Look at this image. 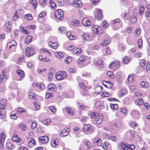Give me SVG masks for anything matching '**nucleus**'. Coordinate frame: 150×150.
<instances>
[{
    "label": "nucleus",
    "instance_id": "f257e3e1",
    "mask_svg": "<svg viewBox=\"0 0 150 150\" xmlns=\"http://www.w3.org/2000/svg\"><path fill=\"white\" fill-rule=\"evenodd\" d=\"M67 74L64 71L58 72L56 74V78L58 80H62L67 77Z\"/></svg>",
    "mask_w": 150,
    "mask_h": 150
},
{
    "label": "nucleus",
    "instance_id": "f03ea898",
    "mask_svg": "<svg viewBox=\"0 0 150 150\" xmlns=\"http://www.w3.org/2000/svg\"><path fill=\"white\" fill-rule=\"evenodd\" d=\"M55 18L59 20H61L64 19V13L60 9L55 11L54 13Z\"/></svg>",
    "mask_w": 150,
    "mask_h": 150
},
{
    "label": "nucleus",
    "instance_id": "7ed1b4c3",
    "mask_svg": "<svg viewBox=\"0 0 150 150\" xmlns=\"http://www.w3.org/2000/svg\"><path fill=\"white\" fill-rule=\"evenodd\" d=\"M34 48L32 47H28L25 48V54L28 57L33 55L34 52Z\"/></svg>",
    "mask_w": 150,
    "mask_h": 150
},
{
    "label": "nucleus",
    "instance_id": "20e7f679",
    "mask_svg": "<svg viewBox=\"0 0 150 150\" xmlns=\"http://www.w3.org/2000/svg\"><path fill=\"white\" fill-rule=\"evenodd\" d=\"M130 114L132 117L135 119H138L139 118L140 114L137 110L133 109L130 112Z\"/></svg>",
    "mask_w": 150,
    "mask_h": 150
},
{
    "label": "nucleus",
    "instance_id": "39448f33",
    "mask_svg": "<svg viewBox=\"0 0 150 150\" xmlns=\"http://www.w3.org/2000/svg\"><path fill=\"white\" fill-rule=\"evenodd\" d=\"M83 130L84 132L90 131L93 132L94 131V128L90 125H84L83 127Z\"/></svg>",
    "mask_w": 150,
    "mask_h": 150
},
{
    "label": "nucleus",
    "instance_id": "423d86ee",
    "mask_svg": "<svg viewBox=\"0 0 150 150\" xmlns=\"http://www.w3.org/2000/svg\"><path fill=\"white\" fill-rule=\"evenodd\" d=\"M119 66V64L118 62L115 61L110 64L109 65V67L110 68H112L114 69H115L118 68Z\"/></svg>",
    "mask_w": 150,
    "mask_h": 150
},
{
    "label": "nucleus",
    "instance_id": "0eeeda50",
    "mask_svg": "<svg viewBox=\"0 0 150 150\" xmlns=\"http://www.w3.org/2000/svg\"><path fill=\"white\" fill-rule=\"evenodd\" d=\"M92 29L96 34H100L102 31L101 28L97 25H95L93 27Z\"/></svg>",
    "mask_w": 150,
    "mask_h": 150
},
{
    "label": "nucleus",
    "instance_id": "6e6552de",
    "mask_svg": "<svg viewBox=\"0 0 150 150\" xmlns=\"http://www.w3.org/2000/svg\"><path fill=\"white\" fill-rule=\"evenodd\" d=\"M69 129L67 127L63 129L60 133L61 136L62 137H65L69 134Z\"/></svg>",
    "mask_w": 150,
    "mask_h": 150
},
{
    "label": "nucleus",
    "instance_id": "1a4fd4ad",
    "mask_svg": "<svg viewBox=\"0 0 150 150\" xmlns=\"http://www.w3.org/2000/svg\"><path fill=\"white\" fill-rule=\"evenodd\" d=\"M87 58V57L85 56H81L78 59L77 63L79 64H81L84 62Z\"/></svg>",
    "mask_w": 150,
    "mask_h": 150
},
{
    "label": "nucleus",
    "instance_id": "9d476101",
    "mask_svg": "<svg viewBox=\"0 0 150 150\" xmlns=\"http://www.w3.org/2000/svg\"><path fill=\"white\" fill-rule=\"evenodd\" d=\"M11 24L9 22H7L5 24V29L7 32H10L11 29Z\"/></svg>",
    "mask_w": 150,
    "mask_h": 150
},
{
    "label": "nucleus",
    "instance_id": "9b49d317",
    "mask_svg": "<svg viewBox=\"0 0 150 150\" xmlns=\"http://www.w3.org/2000/svg\"><path fill=\"white\" fill-rule=\"evenodd\" d=\"M40 141H41L42 143H46L48 140V137L47 136H41L39 139Z\"/></svg>",
    "mask_w": 150,
    "mask_h": 150
},
{
    "label": "nucleus",
    "instance_id": "f8f14e48",
    "mask_svg": "<svg viewBox=\"0 0 150 150\" xmlns=\"http://www.w3.org/2000/svg\"><path fill=\"white\" fill-rule=\"evenodd\" d=\"M6 101L5 99H3L0 100V108L4 109L6 105Z\"/></svg>",
    "mask_w": 150,
    "mask_h": 150
},
{
    "label": "nucleus",
    "instance_id": "ddd939ff",
    "mask_svg": "<svg viewBox=\"0 0 150 150\" xmlns=\"http://www.w3.org/2000/svg\"><path fill=\"white\" fill-rule=\"evenodd\" d=\"M81 37L83 40L89 41V34L87 33H83L81 35Z\"/></svg>",
    "mask_w": 150,
    "mask_h": 150
},
{
    "label": "nucleus",
    "instance_id": "4468645a",
    "mask_svg": "<svg viewBox=\"0 0 150 150\" xmlns=\"http://www.w3.org/2000/svg\"><path fill=\"white\" fill-rule=\"evenodd\" d=\"M48 90L51 91H55L57 89L56 86L54 84H50L48 86Z\"/></svg>",
    "mask_w": 150,
    "mask_h": 150
},
{
    "label": "nucleus",
    "instance_id": "2eb2a0df",
    "mask_svg": "<svg viewBox=\"0 0 150 150\" xmlns=\"http://www.w3.org/2000/svg\"><path fill=\"white\" fill-rule=\"evenodd\" d=\"M82 23L83 25L85 26H88L91 25L90 21L86 18H84L83 19Z\"/></svg>",
    "mask_w": 150,
    "mask_h": 150
},
{
    "label": "nucleus",
    "instance_id": "dca6fc26",
    "mask_svg": "<svg viewBox=\"0 0 150 150\" xmlns=\"http://www.w3.org/2000/svg\"><path fill=\"white\" fill-rule=\"evenodd\" d=\"M16 72L17 73L21 76L19 80L20 81H21L23 79L24 75L23 71L21 70H17Z\"/></svg>",
    "mask_w": 150,
    "mask_h": 150
},
{
    "label": "nucleus",
    "instance_id": "f3484780",
    "mask_svg": "<svg viewBox=\"0 0 150 150\" xmlns=\"http://www.w3.org/2000/svg\"><path fill=\"white\" fill-rule=\"evenodd\" d=\"M130 60L129 58L127 56H125L122 58V62L123 64H125L128 63L130 61Z\"/></svg>",
    "mask_w": 150,
    "mask_h": 150
},
{
    "label": "nucleus",
    "instance_id": "a211bd4d",
    "mask_svg": "<svg viewBox=\"0 0 150 150\" xmlns=\"http://www.w3.org/2000/svg\"><path fill=\"white\" fill-rule=\"evenodd\" d=\"M103 115L99 116V115L95 118V121L98 124L101 123L103 121Z\"/></svg>",
    "mask_w": 150,
    "mask_h": 150
},
{
    "label": "nucleus",
    "instance_id": "6ab92c4d",
    "mask_svg": "<svg viewBox=\"0 0 150 150\" xmlns=\"http://www.w3.org/2000/svg\"><path fill=\"white\" fill-rule=\"evenodd\" d=\"M12 139L13 141L17 142H20L21 141V139L16 134H14L13 136Z\"/></svg>",
    "mask_w": 150,
    "mask_h": 150
},
{
    "label": "nucleus",
    "instance_id": "aec40b11",
    "mask_svg": "<svg viewBox=\"0 0 150 150\" xmlns=\"http://www.w3.org/2000/svg\"><path fill=\"white\" fill-rule=\"evenodd\" d=\"M49 45L51 47L54 49H56L58 47V43L57 42L52 43V42L50 41L49 43Z\"/></svg>",
    "mask_w": 150,
    "mask_h": 150
},
{
    "label": "nucleus",
    "instance_id": "412c9836",
    "mask_svg": "<svg viewBox=\"0 0 150 150\" xmlns=\"http://www.w3.org/2000/svg\"><path fill=\"white\" fill-rule=\"evenodd\" d=\"M94 142L95 145L98 146H100L101 144V140L98 138H96L94 140Z\"/></svg>",
    "mask_w": 150,
    "mask_h": 150
},
{
    "label": "nucleus",
    "instance_id": "4be33fe9",
    "mask_svg": "<svg viewBox=\"0 0 150 150\" xmlns=\"http://www.w3.org/2000/svg\"><path fill=\"white\" fill-rule=\"evenodd\" d=\"M74 4L75 7H79L81 6L82 4L79 0H74Z\"/></svg>",
    "mask_w": 150,
    "mask_h": 150
},
{
    "label": "nucleus",
    "instance_id": "5701e85b",
    "mask_svg": "<svg viewBox=\"0 0 150 150\" xmlns=\"http://www.w3.org/2000/svg\"><path fill=\"white\" fill-rule=\"evenodd\" d=\"M8 45H10L12 46L13 48L14 49L13 51L16 48V45H17L16 42L14 40H12L8 43Z\"/></svg>",
    "mask_w": 150,
    "mask_h": 150
},
{
    "label": "nucleus",
    "instance_id": "b1692460",
    "mask_svg": "<svg viewBox=\"0 0 150 150\" xmlns=\"http://www.w3.org/2000/svg\"><path fill=\"white\" fill-rule=\"evenodd\" d=\"M54 55L58 58H61L63 57L64 56L63 54L61 52H56L54 53Z\"/></svg>",
    "mask_w": 150,
    "mask_h": 150
},
{
    "label": "nucleus",
    "instance_id": "393cba45",
    "mask_svg": "<svg viewBox=\"0 0 150 150\" xmlns=\"http://www.w3.org/2000/svg\"><path fill=\"white\" fill-rule=\"evenodd\" d=\"M33 37L32 36H27L25 40V42L27 44L30 43L32 41Z\"/></svg>",
    "mask_w": 150,
    "mask_h": 150
},
{
    "label": "nucleus",
    "instance_id": "a878e982",
    "mask_svg": "<svg viewBox=\"0 0 150 150\" xmlns=\"http://www.w3.org/2000/svg\"><path fill=\"white\" fill-rule=\"evenodd\" d=\"M140 85L143 88H146L149 87V84L146 82L142 81L140 83Z\"/></svg>",
    "mask_w": 150,
    "mask_h": 150
},
{
    "label": "nucleus",
    "instance_id": "bb28decb",
    "mask_svg": "<svg viewBox=\"0 0 150 150\" xmlns=\"http://www.w3.org/2000/svg\"><path fill=\"white\" fill-rule=\"evenodd\" d=\"M65 110L67 113L70 115H73L74 114V112L71 110L70 108H66Z\"/></svg>",
    "mask_w": 150,
    "mask_h": 150
},
{
    "label": "nucleus",
    "instance_id": "cd10ccee",
    "mask_svg": "<svg viewBox=\"0 0 150 150\" xmlns=\"http://www.w3.org/2000/svg\"><path fill=\"white\" fill-rule=\"evenodd\" d=\"M5 136L3 133H2L0 135V143L2 144L3 143L5 140Z\"/></svg>",
    "mask_w": 150,
    "mask_h": 150
},
{
    "label": "nucleus",
    "instance_id": "c85d7f7f",
    "mask_svg": "<svg viewBox=\"0 0 150 150\" xmlns=\"http://www.w3.org/2000/svg\"><path fill=\"white\" fill-rule=\"evenodd\" d=\"M35 145V141L34 139L31 140L28 142V145L30 147H32Z\"/></svg>",
    "mask_w": 150,
    "mask_h": 150
},
{
    "label": "nucleus",
    "instance_id": "c756f323",
    "mask_svg": "<svg viewBox=\"0 0 150 150\" xmlns=\"http://www.w3.org/2000/svg\"><path fill=\"white\" fill-rule=\"evenodd\" d=\"M73 52L75 54H78L81 53V51L80 48H76L73 50Z\"/></svg>",
    "mask_w": 150,
    "mask_h": 150
},
{
    "label": "nucleus",
    "instance_id": "7c9ffc66",
    "mask_svg": "<svg viewBox=\"0 0 150 150\" xmlns=\"http://www.w3.org/2000/svg\"><path fill=\"white\" fill-rule=\"evenodd\" d=\"M66 31V28L64 27H60L58 29V31L60 33H65Z\"/></svg>",
    "mask_w": 150,
    "mask_h": 150
},
{
    "label": "nucleus",
    "instance_id": "2f4dec72",
    "mask_svg": "<svg viewBox=\"0 0 150 150\" xmlns=\"http://www.w3.org/2000/svg\"><path fill=\"white\" fill-rule=\"evenodd\" d=\"M97 11L98 13V19H99L102 18L103 15L101 10L99 9H97Z\"/></svg>",
    "mask_w": 150,
    "mask_h": 150
},
{
    "label": "nucleus",
    "instance_id": "473e14b6",
    "mask_svg": "<svg viewBox=\"0 0 150 150\" xmlns=\"http://www.w3.org/2000/svg\"><path fill=\"white\" fill-rule=\"evenodd\" d=\"M143 102V100L142 98L137 100L135 102V104L137 105L140 106Z\"/></svg>",
    "mask_w": 150,
    "mask_h": 150
},
{
    "label": "nucleus",
    "instance_id": "72a5a7b5",
    "mask_svg": "<svg viewBox=\"0 0 150 150\" xmlns=\"http://www.w3.org/2000/svg\"><path fill=\"white\" fill-rule=\"evenodd\" d=\"M107 74L111 79H112L114 77V75L113 72L111 71H108Z\"/></svg>",
    "mask_w": 150,
    "mask_h": 150
},
{
    "label": "nucleus",
    "instance_id": "f704fd0d",
    "mask_svg": "<svg viewBox=\"0 0 150 150\" xmlns=\"http://www.w3.org/2000/svg\"><path fill=\"white\" fill-rule=\"evenodd\" d=\"M98 113H96L94 112H92L90 115V116L91 118H96L98 116Z\"/></svg>",
    "mask_w": 150,
    "mask_h": 150
},
{
    "label": "nucleus",
    "instance_id": "c9c22d12",
    "mask_svg": "<svg viewBox=\"0 0 150 150\" xmlns=\"http://www.w3.org/2000/svg\"><path fill=\"white\" fill-rule=\"evenodd\" d=\"M133 76L132 75L129 76L127 79L128 82L129 83L132 82L133 81Z\"/></svg>",
    "mask_w": 150,
    "mask_h": 150
},
{
    "label": "nucleus",
    "instance_id": "e433bc0d",
    "mask_svg": "<svg viewBox=\"0 0 150 150\" xmlns=\"http://www.w3.org/2000/svg\"><path fill=\"white\" fill-rule=\"evenodd\" d=\"M77 105L79 108L82 109H85L86 108V106L83 104H81L77 102Z\"/></svg>",
    "mask_w": 150,
    "mask_h": 150
},
{
    "label": "nucleus",
    "instance_id": "4c0bfd02",
    "mask_svg": "<svg viewBox=\"0 0 150 150\" xmlns=\"http://www.w3.org/2000/svg\"><path fill=\"white\" fill-rule=\"evenodd\" d=\"M49 108L53 113L55 114L56 113L57 109L54 107L53 106H51L49 107Z\"/></svg>",
    "mask_w": 150,
    "mask_h": 150
},
{
    "label": "nucleus",
    "instance_id": "58836bf2",
    "mask_svg": "<svg viewBox=\"0 0 150 150\" xmlns=\"http://www.w3.org/2000/svg\"><path fill=\"white\" fill-rule=\"evenodd\" d=\"M72 58L70 57H67L65 60V62L66 64H69L72 60Z\"/></svg>",
    "mask_w": 150,
    "mask_h": 150
},
{
    "label": "nucleus",
    "instance_id": "ea45409f",
    "mask_svg": "<svg viewBox=\"0 0 150 150\" xmlns=\"http://www.w3.org/2000/svg\"><path fill=\"white\" fill-rule=\"evenodd\" d=\"M121 146L122 149L125 150H129V146L126 145V144H121Z\"/></svg>",
    "mask_w": 150,
    "mask_h": 150
},
{
    "label": "nucleus",
    "instance_id": "a19ab883",
    "mask_svg": "<svg viewBox=\"0 0 150 150\" xmlns=\"http://www.w3.org/2000/svg\"><path fill=\"white\" fill-rule=\"evenodd\" d=\"M6 146L7 148L9 149H12L14 147V146L11 143H7L6 144Z\"/></svg>",
    "mask_w": 150,
    "mask_h": 150
},
{
    "label": "nucleus",
    "instance_id": "79ce46f5",
    "mask_svg": "<svg viewBox=\"0 0 150 150\" xmlns=\"http://www.w3.org/2000/svg\"><path fill=\"white\" fill-rule=\"evenodd\" d=\"M110 43V42L109 40H105L103 42L100 43V44L102 45L105 46L109 44Z\"/></svg>",
    "mask_w": 150,
    "mask_h": 150
},
{
    "label": "nucleus",
    "instance_id": "37998d69",
    "mask_svg": "<svg viewBox=\"0 0 150 150\" xmlns=\"http://www.w3.org/2000/svg\"><path fill=\"white\" fill-rule=\"evenodd\" d=\"M24 110V109L23 108H19L18 109L17 113L20 114L23 112H26V111H25Z\"/></svg>",
    "mask_w": 150,
    "mask_h": 150
},
{
    "label": "nucleus",
    "instance_id": "c03bdc74",
    "mask_svg": "<svg viewBox=\"0 0 150 150\" xmlns=\"http://www.w3.org/2000/svg\"><path fill=\"white\" fill-rule=\"evenodd\" d=\"M137 20L135 17H132L130 19V23L132 24H133L137 21Z\"/></svg>",
    "mask_w": 150,
    "mask_h": 150
},
{
    "label": "nucleus",
    "instance_id": "a18cd8bd",
    "mask_svg": "<svg viewBox=\"0 0 150 150\" xmlns=\"http://www.w3.org/2000/svg\"><path fill=\"white\" fill-rule=\"evenodd\" d=\"M58 142H56V140L54 139H52L51 141V144L53 147H55L57 144Z\"/></svg>",
    "mask_w": 150,
    "mask_h": 150
},
{
    "label": "nucleus",
    "instance_id": "49530a36",
    "mask_svg": "<svg viewBox=\"0 0 150 150\" xmlns=\"http://www.w3.org/2000/svg\"><path fill=\"white\" fill-rule=\"evenodd\" d=\"M49 3L50 4L51 7L54 8L56 6V4L54 3V1L52 0H50Z\"/></svg>",
    "mask_w": 150,
    "mask_h": 150
},
{
    "label": "nucleus",
    "instance_id": "de8ad7c7",
    "mask_svg": "<svg viewBox=\"0 0 150 150\" xmlns=\"http://www.w3.org/2000/svg\"><path fill=\"white\" fill-rule=\"evenodd\" d=\"M110 106L111 108L113 110H116L118 108V105L117 104H111Z\"/></svg>",
    "mask_w": 150,
    "mask_h": 150
},
{
    "label": "nucleus",
    "instance_id": "09e8293b",
    "mask_svg": "<svg viewBox=\"0 0 150 150\" xmlns=\"http://www.w3.org/2000/svg\"><path fill=\"white\" fill-rule=\"evenodd\" d=\"M50 121L49 119L44 120L42 121V123L45 125H49L50 124Z\"/></svg>",
    "mask_w": 150,
    "mask_h": 150
},
{
    "label": "nucleus",
    "instance_id": "8fccbe9b",
    "mask_svg": "<svg viewBox=\"0 0 150 150\" xmlns=\"http://www.w3.org/2000/svg\"><path fill=\"white\" fill-rule=\"evenodd\" d=\"M137 44L139 45V48H141L142 47V39H139L137 41Z\"/></svg>",
    "mask_w": 150,
    "mask_h": 150
},
{
    "label": "nucleus",
    "instance_id": "3c124183",
    "mask_svg": "<svg viewBox=\"0 0 150 150\" xmlns=\"http://www.w3.org/2000/svg\"><path fill=\"white\" fill-rule=\"evenodd\" d=\"M139 64L141 67H143L146 64V61L144 60H141L139 62Z\"/></svg>",
    "mask_w": 150,
    "mask_h": 150
},
{
    "label": "nucleus",
    "instance_id": "603ef678",
    "mask_svg": "<svg viewBox=\"0 0 150 150\" xmlns=\"http://www.w3.org/2000/svg\"><path fill=\"white\" fill-rule=\"evenodd\" d=\"M127 93L126 91L124 89H122L120 91V96H122L123 95H124L125 94Z\"/></svg>",
    "mask_w": 150,
    "mask_h": 150
},
{
    "label": "nucleus",
    "instance_id": "864d4df0",
    "mask_svg": "<svg viewBox=\"0 0 150 150\" xmlns=\"http://www.w3.org/2000/svg\"><path fill=\"white\" fill-rule=\"evenodd\" d=\"M25 18L28 20H30L32 19V15L30 14H26V15L25 16Z\"/></svg>",
    "mask_w": 150,
    "mask_h": 150
},
{
    "label": "nucleus",
    "instance_id": "5fc2aeb1",
    "mask_svg": "<svg viewBox=\"0 0 150 150\" xmlns=\"http://www.w3.org/2000/svg\"><path fill=\"white\" fill-rule=\"evenodd\" d=\"M5 116V113L4 111L0 110V117L3 118Z\"/></svg>",
    "mask_w": 150,
    "mask_h": 150
},
{
    "label": "nucleus",
    "instance_id": "6e6d98bb",
    "mask_svg": "<svg viewBox=\"0 0 150 150\" xmlns=\"http://www.w3.org/2000/svg\"><path fill=\"white\" fill-rule=\"evenodd\" d=\"M37 123L35 121L33 122L31 124V127L33 129H35L36 127Z\"/></svg>",
    "mask_w": 150,
    "mask_h": 150
},
{
    "label": "nucleus",
    "instance_id": "4d7b16f0",
    "mask_svg": "<svg viewBox=\"0 0 150 150\" xmlns=\"http://www.w3.org/2000/svg\"><path fill=\"white\" fill-rule=\"evenodd\" d=\"M30 98H33V99L35 100L36 98L35 97L34 95V94L33 92H30L28 94Z\"/></svg>",
    "mask_w": 150,
    "mask_h": 150
},
{
    "label": "nucleus",
    "instance_id": "13d9d810",
    "mask_svg": "<svg viewBox=\"0 0 150 150\" xmlns=\"http://www.w3.org/2000/svg\"><path fill=\"white\" fill-rule=\"evenodd\" d=\"M59 5L60 6H62L64 4V0H57Z\"/></svg>",
    "mask_w": 150,
    "mask_h": 150
},
{
    "label": "nucleus",
    "instance_id": "bf43d9fd",
    "mask_svg": "<svg viewBox=\"0 0 150 150\" xmlns=\"http://www.w3.org/2000/svg\"><path fill=\"white\" fill-rule=\"evenodd\" d=\"M21 32L24 33L25 34H29V32L28 30H25L23 28H21Z\"/></svg>",
    "mask_w": 150,
    "mask_h": 150
},
{
    "label": "nucleus",
    "instance_id": "052dcab7",
    "mask_svg": "<svg viewBox=\"0 0 150 150\" xmlns=\"http://www.w3.org/2000/svg\"><path fill=\"white\" fill-rule=\"evenodd\" d=\"M48 80L49 81H50L51 80L52 78L54 76L53 74L51 72H50L48 74Z\"/></svg>",
    "mask_w": 150,
    "mask_h": 150
},
{
    "label": "nucleus",
    "instance_id": "680f3d73",
    "mask_svg": "<svg viewBox=\"0 0 150 150\" xmlns=\"http://www.w3.org/2000/svg\"><path fill=\"white\" fill-rule=\"evenodd\" d=\"M130 126L132 127H136L137 123L136 122L133 121L130 122L129 124Z\"/></svg>",
    "mask_w": 150,
    "mask_h": 150
},
{
    "label": "nucleus",
    "instance_id": "e2e57ef3",
    "mask_svg": "<svg viewBox=\"0 0 150 150\" xmlns=\"http://www.w3.org/2000/svg\"><path fill=\"white\" fill-rule=\"evenodd\" d=\"M39 3L43 6L45 5L47 1L46 0H39Z\"/></svg>",
    "mask_w": 150,
    "mask_h": 150
},
{
    "label": "nucleus",
    "instance_id": "0e129e2a",
    "mask_svg": "<svg viewBox=\"0 0 150 150\" xmlns=\"http://www.w3.org/2000/svg\"><path fill=\"white\" fill-rule=\"evenodd\" d=\"M52 95L51 93H47L45 95V98L47 99L48 98L50 97H52Z\"/></svg>",
    "mask_w": 150,
    "mask_h": 150
},
{
    "label": "nucleus",
    "instance_id": "69168bd1",
    "mask_svg": "<svg viewBox=\"0 0 150 150\" xmlns=\"http://www.w3.org/2000/svg\"><path fill=\"white\" fill-rule=\"evenodd\" d=\"M88 91L85 89H83V91L81 92V94L83 96H86L88 95Z\"/></svg>",
    "mask_w": 150,
    "mask_h": 150
},
{
    "label": "nucleus",
    "instance_id": "338daca9",
    "mask_svg": "<svg viewBox=\"0 0 150 150\" xmlns=\"http://www.w3.org/2000/svg\"><path fill=\"white\" fill-rule=\"evenodd\" d=\"M45 87V86L43 83H41L39 84V88L41 90H43Z\"/></svg>",
    "mask_w": 150,
    "mask_h": 150
},
{
    "label": "nucleus",
    "instance_id": "774afa93",
    "mask_svg": "<svg viewBox=\"0 0 150 150\" xmlns=\"http://www.w3.org/2000/svg\"><path fill=\"white\" fill-rule=\"evenodd\" d=\"M109 96V93L107 92H103L101 94V96L103 97H108Z\"/></svg>",
    "mask_w": 150,
    "mask_h": 150
}]
</instances>
